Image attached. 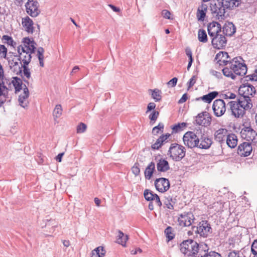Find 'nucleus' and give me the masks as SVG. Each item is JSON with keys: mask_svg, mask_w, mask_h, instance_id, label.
Here are the masks:
<instances>
[{"mask_svg": "<svg viewBox=\"0 0 257 257\" xmlns=\"http://www.w3.org/2000/svg\"><path fill=\"white\" fill-rule=\"evenodd\" d=\"M193 232L201 237H207L212 232V229L208 221L202 220L197 226H192V230L189 231L188 234H192Z\"/></svg>", "mask_w": 257, "mask_h": 257, "instance_id": "1", "label": "nucleus"}, {"mask_svg": "<svg viewBox=\"0 0 257 257\" xmlns=\"http://www.w3.org/2000/svg\"><path fill=\"white\" fill-rule=\"evenodd\" d=\"M185 148L178 144H172L170 147L168 155L176 161H179L185 156Z\"/></svg>", "mask_w": 257, "mask_h": 257, "instance_id": "2", "label": "nucleus"}, {"mask_svg": "<svg viewBox=\"0 0 257 257\" xmlns=\"http://www.w3.org/2000/svg\"><path fill=\"white\" fill-rule=\"evenodd\" d=\"M240 60H242L241 57H235L230 61L229 64L231 69L235 75L243 76L247 72V66L244 63L241 62Z\"/></svg>", "mask_w": 257, "mask_h": 257, "instance_id": "3", "label": "nucleus"}, {"mask_svg": "<svg viewBox=\"0 0 257 257\" xmlns=\"http://www.w3.org/2000/svg\"><path fill=\"white\" fill-rule=\"evenodd\" d=\"M199 134L197 135V133H195L194 132H186L183 137L184 144L190 149L196 148L198 143H199Z\"/></svg>", "mask_w": 257, "mask_h": 257, "instance_id": "4", "label": "nucleus"}, {"mask_svg": "<svg viewBox=\"0 0 257 257\" xmlns=\"http://www.w3.org/2000/svg\"><path fill=\"white\" fill-rule=\"evenodd\" d=\"M197 245V242L193 239L184 240L180 244V250L187 256L192 257Z\"/></svg>", "mask_w": 257, "mask_h": 257, "instance_id": "5", "label": "nucleus"}, {"mask_svg": "<svg viewBox=\"0 0 257 257\" xmlns=\"http://www.w3.org/2000/svg\"><path fill=\"white\" fill-rule=\"evenodd\" d=\"M210 10L212 13L216 14L218 20H223L225 18V10L220 0H214L210 4Z\"/></svg>", "mask_w": 257, "mask_h": 257, "instance_id": "6", "label": "nucleus"}, {"mask_svg": "<svg viewBox=\"0 0 257 257\" xmlns=\"http://www.w3.org/2000/svg\"><path fill=\"white\" fill-rule=\"evenodd\" d=\"M241 138L249 143H257V133L250 126L244 127L240 132Z\"/></svg>", "mask_w": 257, "mask_h": 257, "instance_id": "7", "label": "nucleus"}, {"mask_svg": "<svg viewBox=\"0 0 257 257\" xmlns=\"http://www.w3.org/2000/svg\"><path fill=\"white\" fill-rule=\"evenodd\" d=\"M26 12L32 17H37L41 13L39 4L37 1L28 0L25 4Z\"/></svg>", "mask_w": 257, "mask_h": 257, "instance_id": "8", "label": "nucleus"}, {"mask_svg": "<svg viewBox=\"0 0 257 257\" xmlns=\"http://www.w3.org/2000/svg\"><path fill=\"white\" fill-rule=\"evenodd\" d=\"M214 114L217 117L223 115L226 111V105L222 99H217L214 101L212 105Z\"/></svg>", "mask_w": 257, "mask_h": 257, "instance_id": "9", "label": "nucleus"}, {"mask_svg": "<svg viewBox=\"0 0 257 257\" xmlns=\"http://www.w3.org/2000/svg\"><path fill=\"white\" fill-rule=\"evenodd\" d=\"M4 82L8 85L9 90H11L13 88L15 89V92L17 93L22 89L23 82L21 78L17 77H13L12 79H5Z\"/></svg>", "mask_w": 257, "mask_h": 257, "instance_id": "10", "label": "nucleus"}, {"mask_svg": "<svg viewBox=\"0 0 257 257\" xmlns=\"http://www.w3.org/2000/svg\"><path fill=\"white\" fill-rule=\"evenodd\" d=\"M195 219L194 215L191 212H184L179 215L178 221L182 226H189Z\"/></svg>", "mask_w": 257, "mask_h": 257, "instance_id": "11", "label": "nucleus"}, {"mask_svg": "<svg viewBox=\"0 0 257 257\" xmlns=\"http://www.w3.org/2000/svg\"><path fill=\"white\" fill-rule=\"evenodd\" d=\"M195 121L199 125L207 126L211 123V117L208 112L203 111L196 116Z\"/></svg>", "mask_w": 257, "mask_h": 257, "instance_id": "12", "label": "nucleus"}, {"mask_svg": "<svg viewBox=\"0 0 257 257\" xmlns=\"http://www.w3.org/2000/svg\"><path fill=\"white\" fill-rule=\"evenodd\" d=\"M9 65L11 69L16 74H21L22 73V62L18 55H14L12 59L8 60Z\"/></svg>", "mask_w": 257, "mask_h": 257, "instance_id": "13", "label": "nucleus"}, {"mask_svg": "<svg viewBox=\"0 0 257 257\" xmlns=\"http://www.w3.org/2000/svg\"><path fill=\"white\" fill-rule=\"evenodd\" d=\"M238 92L240 95L249 97L252 96L253 94H255V88L251 84L246 83L242 84L238 89Z\"/></svg>", "mask_w": 257, "mask_h": 257, "instance_id": "14", "label": "nucleus"}, {"mask_svg": "<svg viewBox=\"0 0 257 257\" xmlns=\"http://www.w3.org/2000/svg\"><path fill=\"white\" fill-rule=\"evenodd\" d=\"M17 51L18 56L21 60L23 62L24 65H29L31 60V54L30 52L26 51L23 48L22 45H20L18 47Z\"/></svg>", "mask_w": 257, "mask_h": 257, "instance_id": "15", "label": "nucleus"}, {"mask_svg": "<svg viewBox=\"0 0 257 257\" xmlns=\"http://www.w3.org/2000/svg\"><path fill=\"white\" fill-rule=\"evenodd\" d=\"M155 186L157 190L161 192L167 191L170 188L168 179L165 178L157 179L155 181Z\"/></svg>", "mask_w": 257, "mask_h": 257, "instance_id": "16", "label": "nucleus"}, {"mask_svg": "<svg viewBox=\"0 0 257 257\" xmlns=\"http://www.w3.org/2000/svg\"><path fill=\"white\" fill-rule=\"evenodd\" d=\"M228 105L230 106L232 114L235 117H241L245 113V110L240 107L239 105L237 104V102L236 101H231L229 102Z\"/></svg>", "mask_w": 257, "mask_h": 257, "instance_id": "17", "label": "nucleus"}, {"mask_svg": "<svg viewBox=\"0 0 257 257\" xmlns=\"http://www.w3.org/2000/svg\"><path fill=\"white\" fill-rule=\"evenodd\" d=\"M252 150V148L251 143L249 142H244L238 146L237 153L240 156L246 157L250 154Z\"/></svg>", "mask_w": 257, "mask_h": 257, "instance_id": "18", "label": "nucleus"}, {"mask_svg": "<svg viewBox=\"0 0 257 257\" xmlns=\"http://www.w3.org/2000/svg\"><path fill=\"white\" fill-rule=\"evenodd\" d=\"M215 61L220 66L227 65L230 62V58L226 52H219L215 56Z\"/></svg>", "mask_w": 257, "mask_h": 257, "instance_id": "19", "label": "nucleus"}, {"mask_svg": "<svg viewBox=\"0 0 257 257\" xmlns=\"http://www.w3.org/2000/svg\"><path fill=\"white\" fill-rule=\"evenodd\" d=\"M199 140H200L199 143H198L196 148L201 149H208L211 147L212 144L211 139L205 136L204 134H201L200 136H199Z\"/></svg>", "mask_w": 257, "mask_h": 257, "instance_id": "20", "label": "nucleus"}, {"mask_svg": "<svg viewBox=\"0 0 257 257\" xmlns=\"http://www.w3.org/2000/svg\"><path fill=\"white\" fill-rule=\"evenodd\" d=\"M212 38V44L215 48L220 49L226 44V39L222 35L218 34Z\"/></svg>", "mask_w": 257, "mask_h": 257, "instance_id": "21", "label": "nucleus"}, {"mask_svg": "<svg viewBox=\"0 0 257 257\" xmlns=\"http://www.w3.org/2000/svg\"><path fill=\"white\" fill-rule=\"evenodd\" d=\"M195 251L193 253L192 257H205L208 251L209 247L206 244H199L196 247Z\"/></svg>", "mask_w": 257, "mask_h": 257, "instance_id": "22", "label": "nucleus"}, {"mask_svg": "<svg viewBox=\"0 0 257 257\" xmlns=\"http://www.w3.org/2000/svg\"><path fill=\"white\" fill-rule=\"evenodd\" d=\"M237 104L240 105L245 111L250 109L252 107V104L250 97H246L240 95L237 99Z\"/></svg>", "mask_w": 257, "mask_h": 257, "instance_id": "23", "label": "nucleus"}, {"mask_svg": "<svg viewBox=\"0 0 257 257\" xmlns=\"http://www.w3.org/2000/svg\"><path fill=\"white\" fill-rule=\"evenodd\" d=\"M221 25L217 22L210 23L207 27L208 33L209 37L212 38L214 36L219 34L221 32Z\"/></svg>", "mask_w": 257, "mask_h": 257, "instance_id": "24", "label": "nucleus"}, {"mask_svg": "<svg viewBox=\"0 0 257 257\" xmlns=\"http://www.w3.org/2000/svg\"><path fill=\"white\" fill-rule=\"evenodd\" d=\"M29 96V91L28 87L26 85H24L23 88V92L19 95V104L23 107L25 108L28 106V98Z\"/></svg>", "mask_w": 257, "mask_h": 257, "instance_id": "25", "label": "nucleus"}, {"mask_svg": "<svg viewBox=\"0 0 257 257\" xmlns=\"http://www.w3.org/2000/svg\"><path fill=\"white\" fill-rule=\"evenodd\" d=\"M22 24L25 30L28 33L33 34L34 31V23L28 16L22 18Z\"/></svg>", "mask_w": 257, "mask_h": 257, "instance_id": "26", "label": "nucleus"}, {"mask_svg": "<svg viewBox=\"0 0 257 257\" xmlns=\"http://www.w3.org/2000/svg\"><path fill=\"white\" fill-rule=\"evenodd\" d=\"M227 130L225 128H220L214 133V139L220 144L224 143L228 135Z\"/></svg>", "mask_w": 257, "mask_h": 257, "instance_id": "27", "label": "nucleus"}, {"mask_svg": "<svg viewBox=\"0 0 257 257\" xmlns=\"http://www.w3.org/2000/svg\"><path fill=\"white\" fill-rule=\"evenodd\" d=\"M170 137V134L167 133L165 135L161 136L156 141V142L152 145L151 148L153 150H158L166 142L168 139Z\"/></svg>", "mask_w": 257, "mask_h": 257, "instance_id": "28", "label": "nucleus"}, {"mask_svg": "<svg viewBox=\"0 0 257 257\" xmlns=\"http://www.w3.org/2000/svg\"><path fill=\"white\" fill-rule=\"evenodd\" d=\"M157 169L158 172H166L170 169V166L168 162L161 158L159 159L157 163Z\"/></svg>", "mask_w": 257, "mask_h": 257, "instance_id": "29", "label": "nucleus"}, {"mask_svg": "<svg viewBox=\"0 0 257 257\" xmlns=\"http://www.w3.org/2000/svg\"><path fill=\"white\" fill-rule=\"evenodd\" d=\"M207 6L202 4L197 9L196 16L198 21H203L207 11Z\"/></svg>", "mask_w": 257, "mask_h": 257, "instance_id": "30", "label": "nucleus"}, {"mask_svg": "<svg viewBox=\"0 0 257 257\" xmlns=\"http://www.w3.org/2000/svg\"><path fill=\"white\" fill-rule=\"evenodd\" d=\"M223 33L228 36H231L234 34L236 31L234 25L232 23H228L225 24L223 27Z\"/></svg>", "mask_w": 257, "mask_h": 257, "instance_id": "31", "label": "nucleus"}, {"mask_svg": "<svg viewBox=\"0 0 257 257\" xmlns=\"http://www.w3.org/2000/svg\"><path fill=\"white\" fill-rule=\"evenodd\" d=\"M6 83L0 81V107L6 101V94L8 93V86Z\"/></svg>", "mask_w": 257, "mask_h": 257, "instance_id": "32", "label": "nucleus"}, {"mask_svg": "<svg viewBox=\"0 0 257 257\" xmlns=\"http://www.w3.org/2000/svg\"><path fill=\"white\" fill-rule=\"evenodd\" d=\"M218 94L217 91H212L209 92L207 94L204 95L202 97L197 98L196 100H202L207 103H210L213 99H214Z\"/></svg>", "mask_w": 257, "mask_h": 257, "instance_id": "33", "label": "nucleus"}, {"mask_svg": "<svg viewBox=\"0 0 257 257\" xmlns=\"http://www.w3.org/2000/svg\"><path fill=\"white\" fill-rule=\"evenodd\" d=\"M225 10L232 9L234 7H238L239 5V0H220Z\"/></svg>", "mask_w": 257, "mask_h": 257, "instance_id": "34", "label": "nucleus"}, {"mask_svg": "<svg viewBox=\"0 0 257 257\" xmlns=\"http://www.w3.org/2000/svg\"><path fill=\"white\" fill-rule=\"evenodd\" d=\"M226 143L231 148H234L237 144V139L235 135L231 134L227 135Z\"/></svg>", "mask_w": 257, "mask_h": 257, "instance_id": "35", "label": "nucleus"}, {"mask_svg": "<svg viewBox=\"0 0 257 257\" xmlns=\"http://www.w3.org/2000/svg\"><path fill=\"white\" fill-rule=\"evenodd\" d=\"M155 169V163L151 162L145 171V176L147 179L150 180L151 178Z\"/></svg>", "mask_w": 257, "mask_h": 257, "instance_id": "36", "label": "nucleus"}, {"mask_svg": "<svg viewBox=\"0 0 257 257\" xmlns=\"http://www.w3.org/2000/svg\"><path fill=\"white\" fill-rule=\"evenodd\" d=\"M105 253V250L104 248L99 246L92 251L91 257H103Z\"/></svg>", "mask_w": 257, "mask_h": 257, "instance_id": "37", "label": "nucleus"}, {"mask_svg": "<svg viewBox=\"0 0 257 257\" xmlns=\"http://www.w3.org/2000/svg\"><path fill=\"white\" fill-rule=\"evenodd\" d=\"M187 126V123L181 122L175 124L172 127V133H177L182 131Z\"/></svg>", "mask_w": 257, "mask_h": 257, "instance_id": "38", "label": "nucleus"}, {"mask_svg": "<svg viewBox=\"0 0 257 257\" xmlns=\"http://www.w3.org/2000/svg\"><path fill=\"white\" fill-rule=\"evenodd\" d=\"M117 237V242L122 246H125L126 241L128 238V236L127 235H124L122 231L119 230Z\"/></svg>", "mask_w": 257, "mask_h": 257, "instance_id": "39", "label": "nucleus"}, {"mask_svg": "<svg viewBox=\"0 0 257 257\" xmlns=\"http://www.w3.org/2000/svg\"><path fill=\"white\" fill-rule=\"evenodd\" d=\"M222 72L224 76L227 77H230L232 79H235L236 75L233 73L232 70L231 69V66L230 68L226 67L222 69Z\"/></svg>", "mask_w": 257, "mask_h": 257, "instance_id": "40", "label": "nucleus"}, {"mask_svg": "<svg viewBox=\"0 0 257 257\" xmlns=\"http://www.w3.org/2000/svg\"><path fill=\"white\" fill-rule=\"evenodd\" d=\"M166 236L168 239V241L172 240L175 237V233L173 228L171 226H168L165 230Z\"/></svg>", "mask_w": 257, "mask_h": 257, "instance_id": "41", "label": "nucleus"}, {"mask_svg": "<svg viewBox=\"0 0 257 257\" xmlns=\"http://www.w3.org/2000/svg\"><path fill=\"white\" fill-rule=\"evenodd\" d=\"M198 38L200 42L206 43L207 41V36L204 30L200 29L198 33Z\"/></svg>", "mask_w": 257, "mask_h": 257, "instance_id": "42", "label": "nucleus"}, {"mask_svg": "<svg viewBox=\"0 0 257 257\" xmlns=\"http://www.w3.org/2000/svg\"><path fill=\"white\" fill-rule=\"evenodd\" d=\"M152 91V97L155 100V101H159L162 99V92L161 90L158 89H155L153 90H150Z\"/></svg>", "mask_w": 257, "mask_h": 257, "instance_id": "43", "label": "nucleus"}, {"mask_svg": "<svg viewBox=\"0 0 257 257\" xmlns=\"http://www.w3.org/2000/svg\"><path fill=\"white\" fill-rule=\"evenodd\" d=\"M164 127V124L162 122H160L157 126L153 127L152 130V134L154 136H157L160 133H162L163 132Z\"/></svg>", "mask_w": 257, "mask_h": 257, "instance_id": "44", "label": "nucleus"}, {"mask_svg": "<svg viewBox=\"0 0 257 257\" xmlns=\"http://www.w3.org/2000/svg\"><path fill=\"white\" fill-rule=\"evenodd\" d=\"M28 65H23L22 66V72L24 77H26L28 79L31 77V72L30 69L28 68Z\"/></svg>", "mask_w": 257, "mask_h": 257, "instance_id": "45", "label": "nucleus"}, {"mask_svg": "<svg viewBox=\"0 0 257 257\" xmlns=\"http://www.w3.org/2000/svg\"><path fill=\"white\" fill-rule=\"evenodd\" d=\"M155 194L149 189H146L144 192V197L147 201H153Z\"/></svg>", "mask_w": 257, "mask_h": 257, "instance_id": "46", "label": "nucleus"}, {"mask_svg": "<svg viewBox=\"0 0 257 257\" xmlns=\"http://www.w3.org/2000/svg\"><path fill=\"white\" fill-rule=\"evenodd\" d=\"M185 52L186 55L189 57V62L187 66V69L189 70L193 63V58L192 57V51L190 49L186 48L185 50Z\"/></svg>", "mask_w": 257, "mask_h": 257, "instance_id": "47", "label": "nucleus"}, {"mask_svg": "<svg viewBox=\"0 0 257 257\" xmlns=\"http://www.w3.org/2000/svg\"><path fill=\"white\" fill-rule=\"evenodd\" d=\"M2 41L4 43H6L8 45L14 46L16 43L14 41L12 37L8 35H4L2 37Z\"/></svg>", "mask_w": 257, "mask_h": 257, "instance_id": "48", "label": "nucleus"}, {"mask_svg": "<svg viewBox=\"0 0 257 257\" xmlns=\"http://www.w3.org/2000/svg\"><path fill=\"white\" fill-rule=\"evenodd\" d=\"M62 109L60 104L56 105L55 108L53 111V115L55 118L59 117L62 114Z\"/></svg>", "mask_w": 257, "mask_h": 257, "instance_id": "49", "label": "nucleus"}, {"mask_svg": "<svg viewBox=\"0 0 257 257\" xmlns=\"http://www.w3.org/2000/svg\"><path fill=\"white\" fill-rule=\"evenodd\" d=\"M36 43L33 41L32 44H31L29 46H23V48H24V49H25V50H26V51L30 52V53H34L35 51V50L36 49Z\"/></svg>", "mask_w": 257, "mask_h": 257, "instance_id": "50", "label": "nucleus"}, {"mask_svg": "<svg viewBox=\"0 0 257 257\" xmlns=\"http://www.w3.org/2000/svg\"><path fill=\"white\" fill-rule=\"evenodd\" d=\"M86 128V125L83 122H81L77 126V133L78 134L83 133L85 132Z\"/></svg>", "mask_w": 257, "mask_h": 257, "instance_id": "51", "label": "nucleus"}, {"mask_svg": "<svg viewBox=\"0 0 257 257\" xmlns=\"http://www.w3.org/2000/svg\"><path fill=\"white\" fill-rule=\"evenodd\" d=\"M139 164L138 162H137L135 164V165L132 168V171L136 176L140 174V169L139 168Z\"/></svg>", "mask_w": 257, "mask_h": 257, "instance_id": "52", "label": "nucleus"}, {"mask_svg": "<svg viewBox=\"0 0 257 257\" xmlns=\"http://www.w3.org/2000/svg\"><path fill=\"white\" fill-rule=\"evenodd\" d=\"M159 115V111H153L149 115V117L151 120V122L154 121V122H155V121L157 120V118L158 117Z\"/></svg>", "mask_w": 257, "mask_h": 257, "instance_id": "53", "label": "nucleus"}, {"mask_svg": "<svg viewBox=\"0 0 257 257\" xmlns=\"http://www.w3.org/2000/svg\"><path fill=\"white\" fill-rule=\"evenodd\" d=\"M205 257H221V256L220 254L216 251L212 250L209 251V250Z\"/></svg>", "mask_w": 257, "mask_h": 257, "instance_id": "54", "label": "nucleus"}, {"mask_svg": "<svg viewBox=\"0 0 257 257\" xmlns=\"http://www.w3.org/2000/svg\"><path fill=\"white\" fill-rule=\"evenodd\" d=\"M7 54V49L3 45H0V55L6 58Z\"/></svg>", "mask_w": 257, "mask_h": 257, "instance_id": "55", "label": "nucleus"}, {"mask_svg": "<svg viewBox=\"0 0 257 257\" xmlns=\"http://www.w3.org/2000/svg\"><path fill=\"white\" fill-rule=\"evenodd\" d=\"M222 98L224 99H234L236 95L231 92H228L225 94H222Z\"/></svg>", "mask_w": 257, "mask_h": 257, "instance_id": "56", "label": "nucleus"}, {"mask_svg": "<svg viewBox=\"0 0 257 257\" xmlns=\"http://www.w3.org/2000/svg\"><path fill=\"white\" fill-rule=\"evenodd\" d=\"M246 78H247V80H251V81H257V73L254 72V73L252 74H250L248 75H247L246 76Z\"/></svg>", "mask_w": 257, "mask_h": 257, "instance_id": "57", "label": "nucleus"}, {"mask_svg": "<svg viewBox=\"0 0 257 257\" xmlns=\"http://www.w3.org/2000/svg\"><path fill=\"white\" fill-rule=\"evenodd\" d=\"M251 252L253 254H257V239L255 240L251 245Z\"/></svg>", "mask_w": 257, "mask_h": 257, "instance_id": "58", "label": "nucleus"}, {"mask_svg": "<svg viewBox=\"0 0 257 257\" xmlns=\"http://www.w3.org/2000/svg\"><path fill=\"white\" fill-rule=\"evenodd\" d=\"M153 201H155L156 204L158 206L161 207L162 206V202L160 200V197L157 194H155V196L153 198Z\"/></svg>", "mask_w": 257, "mask_h": 257, "instance_id": "59", "label": "nucleus"}, {"mask_svg": "<svg viewBox=\"0 0 257 257\" xmlns=\"http://www.w3.org/2000/svg\"><path fill=\"white\" fill-rule=\"evenodd\" d=\"M196 78L195 76H193L191 78V79L189 80V81L188 83V88H191L194 85V84L196 82Z\"/></svg>", "mask_w": 257, "mask_h": 257, "instance_id": "60", "label": "nucleus"}, {"mask_svg": "<svg viewBox=\"0 0 257 257\" xmlns=\"http://www.w3.org/2000/svg\"><path fill=\"white\" fill-rule=\"evenodd\" d=\"M177 80V78L174 77L167 83V84L171 87H174L176 85Z\"/></svg>", "mask_w": 257, "mask_h": 257, "instance_id": "61", "label": "nucleus"}, {"mask_svg": "<svg viewBox=\"0 0 257 257\" xmlns=\"http://www.w3.org/2000/svg\"><path fill=\"white\" fill-rule=\"evenodd\" d=\"M162 15L163 16L164 18L167 19H170L171 13L167 10H164L162 12Z\"/></svg>", "mask_w": 257, "mask_h": 257, "instance_id": "62", "label": "nucleus"}, {"mask_svg": "<svg viewBox=\"0 0 257 257\" xmlns=\"http://www.w3.org/2000/svg\"><path fill=\"white\" fill-rule=\"evenodd\" d=\"M33 41H31V39L30 38H24L23 39V42L24 43V45H22L23 46H29L31 44H32V43Z\"/></svg>", "mask_w": 257, "mask_h": 257, "instance_id": "63", "label": "nucleus"}, {"mask_svg": "<svg viewBox=\"0 0 257 257\" xmlns=\"http://www.w3.org/2000/svg\"><path fill=\"white\" fill-rule=\"evenodd\" d=\"M228 257H240L239 252L238 251L233 250L229 253Z\"/></svg>", "mask_w": 257, "mask_h": 257, "instance_id": "64", "label": "nucleus"}]
</instances>
